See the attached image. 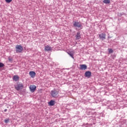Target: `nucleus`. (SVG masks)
Instances as JSON below:
<instances>
[{
    "instance_id": "6",
    "label": "nucleus",
    "mask_w": 127,
    "mask_h": 127,
    "mask_svg": "<svg viewBox=\"0 0 127 127\" xmlns=\"http://www.w3.org/2000/svg\"><path fill=\"white\" fill-rule=\"evenodd\" d=\"M85 77H86L87 78H90L91 76H92V72L91 71H86L84 74Z\"/></svg>"
},
{
    "instance_id": "14",
    "label": "nucleus",
    "mask_w": 127,
    "mask_h": 127,
    "mask_svg": "<svg viewBox=\"0 0 127 127\" xmlns=\"http://www.w3.org/2000/svg\"><path fill=\"white\" fill-rule=\"evenodd\" d=\"M103 2H104V3H106V4H107L111 2V0H104Z\"/></svg>"
},
{
    "instance_id": "18",
    "label": "nucleus",
    "mask_w": 127,
    "mask_h": 127,
    "mask_svg": "<svg viewBox=\"0 0 127 127\" xmlns=\"http://www.w3.org/2000/svg\"><path fill=\"white\" fill-rule=\"evenodd\" d=\"M6 2H7V3H9V2H11L12 1V0H5Z\"/></svg>"
},
{
    "instance_id": "21",
    "label": "nucleus",
    "mask_w": 127,
    "mask_h": 127,
    "mask_svg": "<svg viewBox=\"0 0 127 127\" xmlns=\"http://www.w3.org/2000/svg\"><path fill=\"white\" fill-rule=\"evenodd\" d=\"M9 61H10V60L9 59Z\"/></svg>"
},
{
    "instance_id": "15",
    "label": "nucleus",
    "mask_w": 127,
    "mask_h": 127,
    "mask_svg": "<svg viewBox=\"0 0 127 127\" xmlns=\"http://www.w3.org/2000/svg\"><path fill=\"white\" fill-rule=\"evenodd\" d=\"M4 123H5V124H7V123H9V119H6L4 120Z\"/></svg>"
},
{
    "instance_id": "12",
    "label": "nucleus",
    "mask_w": 127,
    "mask_h": 127,
    "mask_svg": "<svg viewBox=\"0 0 127 127\" xmlns=\"http://www.w3.org/2000/svg\"><path fill=\"white\" fill-rule=\"evenodd\" d=\"M13 80H14V81L15 82H17V81L19 80V77L18 75H14L13 77Z\"/></svg>"
},
{
    "instance_id": "20",
    "label": "nucleus",
    "mask_w": 127,
    "mask_h": 127,
    "mask_svg": "<svg viewBox=\"0 0 127 127\" xmlns=\"http://www.w3.org/2000/svg\"><path fill=\"white\" fill-rule=\"evenodd\" d=\"M7 111V109H4V112H6Z\"/></svg>"
},
{
    "instance_id": "7",
    "label": "nucleus",
    "mask_w": 127,
    "mask_h": 127,
    "mask_svg": "<svg viewBox=\"0 0 127 127\" xmlns=\"http://www.w3.org/2000/svg\"><path fill=\"white\" fill-rule=\"evenodd\" d=\"M29 74L31 78H34L36 76V73L33 71H30Z\"/></svg>"
},
{
    "instance_id": "16",
    "label": "nucleus",
    "mask_w": 127,
    "mask_h": 127,
    "mask_svg": "<svg viewBox=\"0 0 127 127\" xmlns=\"http://www.w3.org/2000/svg\"><path fill=\"white\" fill-rule=\"evenodd\" d=\"M108 52L109 53H113L114 52V51H113V49H108Z\"/></svg>"
},
{
    "instance_id": "9",
    "label": "nucleus",
    "mask_w": 127,
    "mask_h": 127,
    "mask_svg": "<svg viewBox=\"0 0 127 127\" xmlns=\"http://www.w3.org/2000/svg\"><path fill=\"white\" fill-rule=\"evenodd\" d=\"M51 50H52V48H51V47H50L48 45L45 46V51H51Z\"/></svg>"
},
{
    "instance_id": "1",
    "label": "nucleus",
    "mask_w": 127,
    "mask_h": 127,
    "mask_svg": "<svg viewBox=\"0 0 127 127\" xmlns=\"http://www.w3.org/2000/svg\"><path fill=\"white\" fill-rule=\"evenodd\" d=\"M14 86V88L17 91H20V90H22L23 89V84L22 83H16Z\"/></svg>"
},
{
    "instance_id": "17",
    "label": "nucleus",
    "mask_w": 127,
    "mask_h": 127,
    "mask_svg": "<svg viewBox=\"0 0 127 127\" xmlns=\"http://www.w3.org/2000/svg\"><path fill=\"white\" fill-rule=\"evenodd\" d=\"M67 54H68V55H69L71 57H72V58H73V54H72L71 53V52H68L67 53Z\"/></svg>"
},
{
    "instance_id": "19",
    "label": "nucleus",
    "mask_w": 127,
    "mask_h": 127,
    "mask_svg": "<svg viewBox=\"0 0 127 127\" xmlns=\"http://www.w3.org/2000/svg\"><path fill=\"white\" fill-rule=\"evenodd\" d=\"M4 64H2V63H0V67H4Z\"/></svg>"
},
{
    "instance_id": "11",
    "label": "nucleus",
    "mask_w": 127,
    "mask_h": 127,
    "mask_svg": "<svg viewBox=\"0 0 127 127\" xmlns=\"http://www.w3.org/2000/svg\"><path fill=\"white\" fill-rule=\"evenodd\" d=\"M75 38H76V40H79V39H80V38H81V34L80 33V32H78L76 33V35L75 36Z\"/></svg>"
},
{
    "instance_id": "5",
    "label": "nucleus",
    "mask_w": 127,
    "mask_h": 127,
    "mask_svg": "<svg viewBox=\"0 0 127 127\" xmlns=\"http://www.w3.org/2000/svg\"><path fill=\"white\" fill-rule=\"evenodd\" d=\"M73 25L75 27H78V28L82 27V25L79 22H73Z\"/></svg>"
},
{
    "instance_id": "3",
    "label": "nucleus",
    "mask_w": 127,
    "mask_h": 127,
    "mask_svg": "<svg viewBox=\"0 0 127 127\" xmlns=\"http://www.w3.org/2000/svg\"><path fill=\"white\" fill-rule=\"evenodd\" d=\"M51 95L53 98H57V96H58V91L56 90H52L51 91Z\"/></svg>"
},
{
    "instance_id": "8",
    "label": "nucleus",
    "mask_w": 127,
    "mask_h": 127,
    "mask_svg": "<svg viewBox=\"0 0 127 127\" xmlns=\"http://www.w3.org/2000/svg\"><path fill=\"white\" fill-rule=\"evenodd\" d=\"M99 38H100V39H106V34L105 33H102L99 35Z\"/></svg>"
},
{
    "instance_id": "13",
    "label": "nucleus",
    "mask_w": 127,
    "mask_h": 127,
    "mask_svg": "<svg viewBox=\"0 0 127 127\" xmlns=\"http://www.w3.org/2000/svg\"><path fill=\"white\" fill-rule=\"evenodd\" d=\"M49 104L50 105V106H54V105H55V101H53V100H51L49 103Z\"/></svg>"
},
{
    "instance_id": "22",
    "label": "nucleus",
    "mask_w": 127,
    "mask_h": 127,
    "mask_svg": "<svg viewBox=\"0 0 127 127\" xmlns=\"http://www.w3.org/2000/svg\"><path fill=\"white\" fill-rule=\"evenodd\" d=\"M9 61H10V60L9 59Z\"/></svg>"
},
{
    "instance_id": "2",
    "label": "nucleus",
    "mask_w": 127,
    "mask_h": 127,
    "mask_svg": "<svg viewBox=\"0 0 127 127\" xmlns=\"http://www.w3.org/2000/svg\"><path fill=\"white\" fill-rule=\"evenodd\" d=\"M15 49L17 53H21V52L23 51V47H22L21 45H16Z\"/></svg>"
},
{
    "instance_id": "10",
    "label": "nucleus",
    "mask_w": 127,
    "mask_h": 127,
    "mask_svg": "<svg viewBox=\"0 0 127 127\" xmlns=\"http://www.w3.org/2000/svg\"><path fill=\"white\" fill-rule=\"evenodd\" d=\"M87 67L86 64H81L80 65V70H86Z\"/></svg>"
},
{
    "instance_id": "4",
    "label": "nucleus",
    "mask_w": 127,
    "mask_h": 127,
    "mask_svg": "<svg viewBox=\"0 0 127 127\" xmlns=\"http://www.w3.org/2000/svg\"><path fill=\"white\" fill-rule=\"evenodd\" d=\"M29 89L31 93H34V92H35V91L36 90V86L34 85H31L30 86Z\"/></svg>"
}]
</instances>
